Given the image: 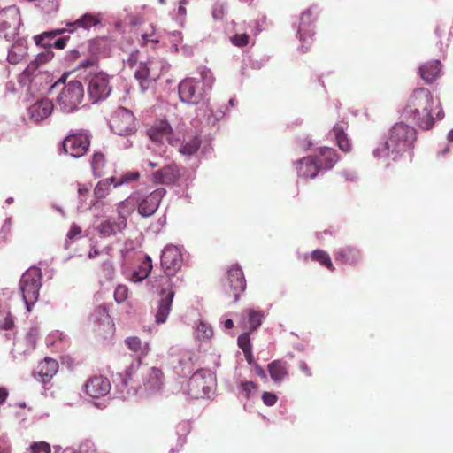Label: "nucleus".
<instances>
[{
	"mask_svg": "<svg viewBox=\"0 0 453 453\" xmlns=\"http://www.w3.org/2000/svg\"><path fill=\"white\" fill-rule=\"evenodd\" d=\"M226 11V6L224 3L218 2L214 4L212 10V15L215 19H223Z\"/></svg>",
	"mask_w": 453,
	"mask_h": 453,
	"instance_id": "nucleus-59",
	"label": "nucleus"
},
{
	"mask_svg": "<svg viewBox=\"0 0 453 453\" xmlns=\"http://www.w3.org/2000/svg\"><path fill=\"white\" fill-rule=\"evenodd\" d=\"M170 42L172 44L171 51L173 53L179 52V44L182 42V34L180 31H173L169 33Z\"/></svg>",
	"mask_w": 453,
	"mask_h": 453,
	"instance_id": "nucleus-52",
	"label": "nucleus"
},
{
	"mask_svg": "<svg viewBox=\"0 0 453 453\" xmlns=\"http://www.w3.org/2000/svg\"><path fill=\"white\" fill-rule=\"evenodd\" d=\"M183 168L174 163L168 164L153 173L155 182L172 185L180 180L183 174Z\"/></svg>",
	"mask_w": 453,
	"mask_h": 453,
	"instance_id": "nucleus-24",
	"label": "nucleus"
},
{
	"mask_svg": "<svg viewBox=\"0 0 453 453\" xmlns=\"http://www.w3.org/2000/svg\"><path fill=\"white\" fill-rule=\"evenodd\" d=\"M416 141L417 130L410 125L398 122L388 130V134L373 150L372 155L375 158L392 161L400 160L404 155L411 157Z\"/></svg>",
	"mask_w": 453,
	"mask_h": 453,
	"instance_id": "nucleus-2",
	"label": "nucleus"
},
{
	"mask_svg": "<svg viewBox=\"0 0 453 453\" xmlns=\"http://www.w3.org/2000/svg\"><path fill=\"white\" fill-rule=\"evenodd\" d=\"M332 133L335 138V141H336L339 148L342 151H345V152L349 151L350 150L351 145L347 137V134L344 132L343 126H342L340 124L334 125V127H333Z\"/></svg>",
	"mask_w": 453,
	"mask_h": 453,
	"instance_id": "nucleus-43",
	"label": "nucleus"
},
{
	"mask_svg": "<svg viewBox=\"0 0 453 453\" xmlns=\"http://www.w3.org/2000/svg\"><path fill=\"white\" fill-rule=\"evenodd\" d=\"M315 20L316 17L313 15L311 9L304 11L299 19V25L297 29V36L301 42V51L306 52L313 40L315 35Z\"/></svg>",
	"mask_w": 453,
	"mask_h": 453,
	"instance_id": "nucleus-14",
	"label": "nucleus"
},
{
	"mask_svg": "<svg viewBox=\"0 0 453 453\" xmlns=\"http://www.w3.org/2000/svg\"><path fill=\"white\" fill-rule=\"evenodd\" d=\"M168 355L169 365L179 376L187 377L198 369L196 367L198 357L193 350L171 347Z\"/></svg>",
	"mask_w": 453,
	"mask_h": 453,
	"instance_id": "nucleus-8",
	"label": "nucleus"
},
{
	"mask_svg": "<svg viewBox=\"0 0 453 453\" xmlns=\"http://www.w3.org/2000/svg\"><path fill=\"white\" fill-rule=\"evenodd\" d=\"M249 35L246 33L235 34L230 38L231 42L237 47H243L249 43Z\"/></svg>",
	"mask_w": 453,
	"mask_h": 453,
	"instance_id": "nucleus-54",
	"label": "nucleus"
},
{
	"mask_svg": "<svg viewBox=\"0 0 453 453\" xmlns=\"http://www.w3.org/2000/svg\"><path fill=\"white\" fill-rule=\"evenodd\" d=\"M214 81L213 73L209 68L204 65L197 67L194 76L180 82L178 89L180 101L188 104H198L211 90Z\"/></svg>",
	"mask_w": 453,
	"mask_h": 453,
	"instance_id": "nucleus-3",
	"label": "nucleus"
},
{
	"mask_svg": "<svg viewBox=\"0 0 453 453\" xmlns=\"http://www.w3.org/2000/svg\"><path fill=\"white\" fill-rule=\"evenodd\" d=\"M77 68L88 71V75L92 76L95 73H98V58L96 55H91L83 58L79 62Z\"/></svg>",
	"mask_w": 453,
	"mask_h": 453,
	"instance_id": "nucleus-45",
	"label": "nucleus"
},
{
	"mask_svg": "<svg viewBox=\"0 0 453 453\" xmlns=\"http://www.w3.org/2000/svg\"><path fill=\"white\" fill-rule=\"evenodd\" d=\"M125 343L127 348L135 353L137 359L134 362L139 361V366L141 365V360L146 357L150 352L149 342L142 343L141 339L137 336H130L125 340Z\"/></svg>",
	"mask_w": 453,
	"mask_h": 453,
	"instance_id": "nucleus-35",
	"label": "nucleus"
},
{
	"mask_svg": "<svg viewBox=\"0 0 453 453\" xmlns=\"http://www.w3.org/2000/svg\"><path fill=\"white\" fill-rule=\"evenodd\" d=\"M54 104L48 98L37 100L27 108L29 119L35 124H41L52 114Z\"/></svg>",
	"mask_w": 453,
	"mask_h": 453,
	"instance_id": "nucleus-22",
	"label": "nucleus"
},
{
	"mask_svg": "<svg viewBox=\"0 0 453 453\" xmlns=\"http://www.w3.org/2000/svg\"><path fill=\"white\" fill-rule=\"evenodd\" d=\"M201 146V139L198 135H193L184 139L179 149L180 153L184 156H193Z\"/></svg>",
	"mask_w": 453,
	"mask_h": 453,
	"instance_id": "nucleus-38",
	"label": "nucleus"
},
{
	"mask_svg": "<svg viewBox=\"0 0 453 453\" xmlns=\"http://www.w3.org/2000/svg\"><path fill=\"white\" fill-rule=\"evenodd\" d=\"M163 385V372L157 367H151L144 373L142 384H137L138 397L144 398L154 395L162 389Z\"/></svg>",
	"mask_w": 453,
	"mask_h": 453,
	"instance_id": "nucleus-12",
	"label": "nucleus"
},
{
	"mask_svg": "<svg viewBox=\"0 0 453 453\" xmlns=\"http://www.w3.org/2000/svg\"><path fill=\"white\" fill-rule=\"evenodd\" d=\"M58 363L57 360L45 357L41 361L34 372V376L41 382L47 383L57 373Z\"/></svg>",
	"mask_w": 453,
	"mask_h": 453,
	"instance_id": "nucleus-26",
	"label": "nucleus"
},
{
	"mask_svg": "<svg viewBox=\"0 0 453 453\" xmlns=\"http://www.w3.org/2000/svg\"><path fill=\"white\" fill-rule=\"evenodd\" d=\"M96 449L91 441L86 440L82 441L76 453H96Z\"/></svg>",
	"mask_w": 453,
	"mask_h": 453,
	"instance_id": "nucleus-62",
	"label": "nucleus"
},
{
	"mask_svg": "<svg viewBox=\"0 0 453 453\" xmlns=\"http://www.w3.org/2000/svg\"><path fill=\"white\" fill-rule=\"evenodd\" d=\"M94 323V331L99 335L106 337V334L112 333L113 324L109 316L105 304L98 305L91 315Z\"/></svg>",
	"mask_w": 453,
	"mask_h": 453,
	"instance_id": "nucleus-19",
	"label": "nucleus"
},
{
	"mask_svg": "<svg viewBox=\"0 0 453 453\" xmlns=\"http://www.w3.org/2000/svg\"><path fill=\"white\" fill-rule=\"evenodd\" d=\"M315 158L319 162L320 171L332 169L339 159L336 151L328 147H321Z\"/></svg>",
	"mask_w": 453,
	"mask_h": 453,
	"instance_id": "nucleus-31",
	"label": "nucleus"
},
{
	"mask_svg": "<svg viewBox=\"0 0 453 453\" xmlns=\"http://www.w3.org/2000/svg\"><path fill=\"white\" fill-rule=\"evenodd\" d=\"M441 64L439 60H431L419 66L420 77L426 83H433L441 74Z\"/></svg>",
	"mask_w": 453,
	"mask_h": 453,
	"instance_id": "nucleus-32",
	"label": "nucleus"
},
{
	"mask_svg": "<svg viewBox=\"0 0 453 453\" xmlns=\"http://www.w3.org/2000/svg\"><path fill=\"white\" fill-rule=\"evenodd\" d=\"M183 265L182 253L178 246L168 244L161 251L160 265L164 274L158 279L155 322L164 324L172 310L175 291L183 284V276L179 273Z\"/></svg>",
	"mask_w": 453,
	"mask_h": 453,
	"instance_id": "nucleus-1",
	"label": "nucleus"
},
{
	"mask_svg": "<svg viewBox=\"0 0 453 453\" xmlns=\"http://www.w3.org/2000/svg\"><path fill=\"white\" fill-rule=\"evenodd\" d=\"M20 25L21 19L17 6L11 5L0 10V36L7 41L14 40Z\"/></svg>",
	"mask_w": 453,
	"mask_h": 453,
	"instance_id": "nucleus-10",
	"label": "nucleus"
},
{
	"mask_svg": "<svg viewBox=\"0 0 453 453\" xmlns=\"http://www.w3.org/2000/svg\"><path fill=\"white\" fill-rule=\"evenodd\" d=\"M165 194L166 190L164 188H158L150 193L137 190L122 201L119 208H122L125 204H132L137 207L138 213L142 217L148 218L157 211Z\"/></svg>",
	"mask_w": 453,
	"mask_h": 453,
	"instance_id": "nucleus-5",
	"label": "nucleus"
},
{
	"mask_svg": "<svg viewBox=\"0 0 453 453\" xmlns=\"http://www.w3.org/2000/svg\"><path fill=\"white\" fill-rule=\"evenodd\" d=\"M42 273L37 266H31L22 274L19 280V288L22 298L29 311L39 297L42 286Z\"/></svg>",
	"mask_w": 453,
	"mask_h": 453,
	"instance_id": "nucleus-7",
	"label": "nucleus"
},
{
	"mask_svg": "<svg viewBox=\"0 0 453 453\" xmlns=\"http://www.w3.org/2000/svg\"><path fill=\"white\" fill-rule=\"evenodd\" d=\"M150 138L156 142L164 143L167 142L172 146L179 143V139L174 137L172 127L166 120H158L149 130Z\"/></svg>",
	"mask_w": 453,
	"mask_h": 453,
	"instance_id": "nucleus-20",
	"label": "nucleus"
},
{
	"mask_svg": "<svg viewBox=\"0 0 453 453\" xmlns=\"http://www.w3.org/2000/svg\"><path fill=\"white\" fill-rule=\"evenodd\" d=\"M225 286L233 291L234 301L237 302L241 293L246 288V280L242 268L238 265H233L226 273Z\"/></svg>",
	"mask_w": 453,
	"mask_h": 453,
	"instance_id": "nucleus-21",
	"label": "nucleus"
},
{
	"mask_svg": "<svg viewBox=\"0 0 453 453\" xmlns=\"http://www.w3.org/2000/svg\"><path fill=\"white\" fill-rule=\"evenodd\" d=\"M85 393L92 398H100L110 393L111 383L104 376H94L84 385Z\"/></svg>",
	"mask_w": 453,
	"mask_h": 453,
	"instance_id": "nucleus-25",
	"label": "nucleus"
},
{
	"mask_svg": "<svg viewBox=\"0 0 453 453\" xmlns=\"http://www.w3.org/2000/svg\"><path fill=\"white\" fill-rule=\"evenodd\" d=\"M31 453H50V445L46 442H35L31 445Z\"/></svg>",
	"mask_w": 453,
	"mask_h": 453,
	"instance_id": "nucleus-60",
	"label": "nucleus"
},
{
	"mask_svg": "<svg viewBox=\"0 0 453 453\" xmlns=\"http://www.w3.org/2000/svg\"><path fill=\"white\" fill-rule=\"evenodd\" d=\"M89 194V188L85 185H79L78 195H79V205L78 210L81 211H87L93 206H96L95 199L89 203L87 202V196Z\"/></svg>",
	"mask_w": 453,
	"mask_h": 453,
	"instance_id": "nucleus-44",
	"label": "nucleus"
},
{
	"mask_svg": "<svg viewBox=\"0 0 453 453\" xmlns=\"http://www.w3.org/2000/svg\"><path fill=\"white\" fill-rule=\"evenodd\" d=\"M104 156L101 152L94 153L91 159V168L93 173L96 177H99L101 175V170L104 165Z\"/></svg>",
	"mask_w": 453,
	"mask_h": 453,
	"instance_id": "nucleus-49",
	"label": "nucleus"
},
{
	"mask_svg": "<svg viewBox=\"0 0 453 453\" xmlns=\"http://www.w3.org/2000/svg\"><path fill=\"white\" fill-rule=\"evenodd\" d=\"M240 388L245 393L246 397L250 398L252 393L257 390V386L253 381H244L241 382Z\"/></svg>",
	"mask_w": 453,
	"mask_h": 453,
	"instance_id": "nucleus-55",
	"label": "nucleus"
},
{
	"mask_svg": "<svg viewBox=\"0 0 453 453\" xmlns=\"http://www.w3.org/2000/svg\"><path fill=\"white\" fill-rule=\"evenodd\" d=\"M152 267L151 257L149 255H145L139 265L131 272L129 280L134 283L142 282L149 276Z\"/></svg>",
	"mask_w": 453,
	"mask_h": 453,
	"instance_id": "nucleus-34",
	"label": "nucleus"
},
{
	"mask_svg": "<svg viewBox=\"0 0 453 453\" xmlns=\"http://www.w3.org/2000/svg\"><path fill=\"white\" fill-rule=\"evenodd\" d=\"M99 22V19L90 13H86L74 22H68L66 24L68 27V28H66V32L73 33L77 27H82L85 30H88L97 25Z\"/></svg>",
	"mask_w": 453,
	"mask_h": 453,
	"instance_id": "nucleus-36",
	"label": "nucleus"
},
{
	"mask_svg": "<svg viewBox=\"0 0 453 453\" xmlns=\"http://www.w3.org/2000/svg\"><path fill=\"white\" fill-rule=\"evenodd\" d=\"M213 336V329L203 320H199L195 330V338L201 342H209Z\"/></svg>",
	"mask_w": 453,
	"mask_h": 453,
	"instance_id": "nucleus-41",
	"label": "nucleus"
},
{
	"mask_svg": "<svg viewBox=\"0 0 453 453\" xmlns=\"http://www.w3.org/2000/svg\"><path fill=\"white\" fill-rule=\"evenodd\" d=\"M238 346L242 349V352L247 349H252L249 333H243L239 335L237 339Z\"/></svg>",
	"mask_w": 453,
	"mask_h": 453,
	"instance_id": "nucleus-58",
	"label": "nucleus"
},
{
	"mask_svg": "<svg viewBox=\"0 0 453 453\" xmlns=\"http://www.w3.org/2000/svg\"><path fill=\"white\" fill-rule=\"evenodd\" d=\"M243 313L247 316V323L250 332L256 331L265 319L264 312L260 310L247 309Z\"/></svg>",
	"mask_w": 453,
	"mask_h": 453,
	"instance_id": "nucleus-40",
	"label": "nucleus"
},
{
	"mask_svg": "<svg viewBox=\"0 0 453 453\" xmlns=\"http://www.w3.org/2000/svg\"><path fill=\"white\" fill-rule=\"evenodd\" d=\"M203 113V118L205 122L210 125H214L217 121H219L224 115L225 111L220 110L216 112H213V111L209 108L207 105L205 108H199L197 111V117H200V115Z\"/></svg>",
	"mask_w": 453,
	"mask_h": 453,
	"instance_id": "nucleus-46",
	"label": "nucleus"
},
{
	"mask_svg": "<svg viewBox=\"0 0 453 453\" xmlns=\"http://www.w3.org/2000/svg\"><path fill=\"white\" fill-rule=\"evenodd\" d=\"M27 54V41L24 38H19L8 50L7 61L11 65L19 64Z\"/></svg>",
	"mask_w": 453,
	"mask_h": 453,
	"instance_id": "nucleus-33",
	"label": "nucleus"
},
{
	"mask_svg": "<svg viewBox=\"0 0 453 453\" xmlns=\"http://www.w3.org/2000/svg\"><path fill=\"white\" fill-rule=\"evenodd\" d=\"M262 400H263V403L265 405H267V406H273L276 403V402L278 400V397L273 393L264 392L263 395H262Z\"/></svg>",
	"mask_w": 453,
	"mask_h": 453,
	"instance_id": "nucleus-64",
	"label": "nucleus"
},
{
	"mask_svg": "<svg viewBox=\"0 0 453 453\" xmlns=\"http://www.w3.org/2000/svg\"><path fill=\"white\" fill-rule=\"evenodd\" d=\"M211 376L209 372L196 369L188 382L187 394L195 399L204 398L210 393Z\"/></svg>",
	"mask_w": 453,
	"mask_h": 453,
	"instance_id": "nucleus-13",
	"label": "nucleus"
},
{
	"mask_svg": "<svg viewBox=\"0 0 453 453\" xmlns=\"http://www.w3.org/2000/svg\"><path fill=\"white\" fill-rule=\"evenodd\" d=\"M139 177L140 173L137 171L127 172L119 178L115 177V188L135 181Z\"/></svg>",
	"mask_w": 453,
	"mask_h": 453,
	"instance_id": "nucleus-50",
	"label": "nucleus"
},
{
	"mask_svg": "<svg viewBox=\"0 0 453 453\" xmlns=\"http://www.w3.org/2000/svg\"><path fill=\"white\" fill-rule=\"evenodd\" d=\"M12 227V218H7L0 230V242H6L7 236L11 232Z\"/></svg>",
	"mask_w": 453,
	"mask_h": 453,
	"instance_id": "nucleus-61",
	"label": "nucleus"
},
{
	"mask_svg": "<svg viewBox=\"0 0 453 453\" xmlns=\"http://www.w3.org/2000/svg\"><path fill=\"white\" fill-rule=\"evenodd\" d=\"M90 145L89 136L84 133L67 135L62 142L63 150L74 158L82 157Z\"/></svg>",
	"mask_w": 453,
	"mask_h": 453,
	"instance_id": "nucleus-18",
	"label": "nucleus"
},
{
	"mask_svg": "<svg viewBox=\"0 0 453 453\" xmlns=\"http://www.w3.org/2000/svg\"><path fill=\"white\" fill-rule=\"evenodd\" d=\"M27 349L22 352L18 351L19 354H27V352H30L35 349V342H36V334L34 329H30L26 334L25 338Z\"/></svg>",
	"mask_w": 453,
	"mask_h": 453,
	"instance_id": "nucleus-51",
	"label": "nucleus"
},
{
	"mask_svg": "<svg viewBox=\"0 0 453 453\" xmlns=\"http://www.w3.org/2000/svg\"><path fill=\"white\" fill-rule=\"evenodd\" d=\"M0 453H11V444L5 434H0Z\"/></svg>",
	"mask_w": 453,
	"mask_h": 453,
	"instance_id": "nucleus-63",
	"label": "nucleus"
},
{
	"mask_svg": "<svg viewBox=\"0 0 453 453\" xmlns=\"http://www.w3.org/2000/svg\"><path fill=\"white\" fill-rule=\"evenodd\" d=\"M311 257L312 260L319 262L321 265L326 266L330 271L334 270V266L327 252L322 250H315L311 252Z\"/></svg>",
	"mask_w": 453,
	"mask_h": 453,
	"instance_id": "nucleus-47",
	"label": "nucleus"
},
{
	"mask_svg": "<svg viewBox=\"0 0 453 453\" xmlns=\"http://www.w3.org/2000/svg\"><path fill=\"white\" fill-rule=\"evenodd\" d=\"M81 227L78 225L73 223L67 234H66V240H65V244L66 249L69 246V242L73 241L76 236L81 234Z\"/></svg>",
	"mask_w": 453,
	"mask_h": 453,
	"instance_id": "nucleus-56",
	"label": "nucleus"
},
{
	"mask_svg": "<svg viewBox=\"0 0 453 453\" xmlns=\"http://www.w3.org/2000/svg\"><path fill=\"white\" fill-rule=\"evenodd\" d=\"M54 58V52L51 50L44 49L43 51L39 52L35 59H33L26 67L27 73L37 71L41 65L50 61Z\"/></svg>",
	"mask_w": 453,
	"mask_h": 453,
	"instance_id": "nucleus-39",
	"label": "nucleus"
},
{
	"mask_svg": "<svg viewBox=\"0 0 453 453\" xmlns=\"http://www.w3.org/2000/svg\"><path fill=\"white\" fill-rule=\"evenodd\" d=\"M191 426L188 421H181L176 426V434L178 435V446L173 448L170 453H174L180 450L186 443V436L190 433Z\"/></svg>",
	"mask_w": 453,
	"mask_h": 453,
	"instance_id": "nucleus-42",
	"label": "nucleus"
},
{
	"mask_svg": "<svg viewBox=\"0 0 453 453\" xmlns=\"http://www.w3.org/2000/svg\"><path fill=\"white\" fill-rule=\"evenodd\" d=\"M127 226V219L119 213L116 217H110L102 221L96 227L97 232L103 237H110L121 233Z\"/></svg>",
	"mask_w": 453,
	"mask_h": 453,
	"instance_id": "nucleus-23",
	"label": "nucleus"
},
{
	"mask_svg": "<svg viewBox=\"0 0 453 453\" xmlns=\"http://www.w3.org/2000/svg\"><path fill=\"white\" fill-rule=\"evenodd\" d=\"M22 79L28 81V89L31 92L43 94L46 91H52L65 83V75L53 82L52 75L49 72H42L40 69L27 73V68L22 73Z\"/></svg>",
	"mask_w": 453,
	"mask_h": 453,
	"instance_id": "nucleus-9",
	"label": "nucleus"
},
{
	"mask_svg": "<svg viewBox=\"0 0 453 453\" xmlns=\"http://www.w3.org/2000/svg\"><path fill=\"white\" fill-rule=\"evenodd\" d=\"M65 75V83H62L61 91L57 96L56 103L61 111L71 113L78 110L84 97L83 85L80 81L72 80L66 82V74Z\"/></svg>",
	"mask_w": 453,
	"mask_h": 453,
	"instance_id": "nucleus-6",
	"label": "nucleus"
},
{
	"mask_svg": "<svg viewBox=\"0 0 453 453\" xmlns=\"http://www.w3.org/2000/svg\"><path fill=\"white\" fill-rule=\"evenodd\" d=\"M65 338V335L62 332L54 331L48 334L45 339V342L48 347L51 346L56 348L57 349H62V342Z\"/></svg>",
	"mask_w": 453,
	"mask_h": 453,
	"instance_id": "nucleus-48",
	"label": "nucleus"
},
{
	"mask_svg": "<svg viewBox=\"0 0 453 453\" xmlns=\"http://www.w3.org/2000/svg\"><path fill=\"white\" fill-rule=\"evenodd\" d=\"M111 185L115 188V177L105 178L97 182L94 188L96 204L109 194Z\"/></svg>",
	"mask_w": 453,
	"mask_h": 453,
	"instance_id": "nucleus-37",
	"label": "nucleus"
},
{
	"mask_svg": "<svg viewBox=\"0 0 453 453\" xmlns=\"http://www.w3.org/2000/svg\"><path fill=\"white\" fill-rule=\"evenodd\" d=\"M319 171V165L315 157H305L296 162V173L300 178L313 179Z\"/></svg>",
	"mask_w": 453,
	"mask_h": 453,
	"instance_id": "nucleus-28",
	"label": "nucleus"
},
{
	"mask_svg": "<svg viewBox=\"0 0 453 453\" xmlns=\"http://www.w3.org/2000/svg\"><path fill=\"white\" fill-rule=\"evenodd\" d=\"M66 32V28H56L48 31H44L39 35L34 36V41L36 46L51 50L55 48L57 50H63L65 48L69 35H64L57 38L58 35Z\"/></svg>",
	"mask_w": 453,
	"mask_h": 453,
	"instance_id": "nucleus-15",
	"label": "nucleus"
},
{
	"mask_svg": "<svg viewBox=\"0 0 453 453\" xmlns=\"http://www.w3.org/2000/svg\"><path fill=\"white\" fill-rule=\"evenodd\" d=\"M435 100L433 98L429 89L419 88L413 91L408 104L403 109V116L411 119L419 127L430 129L434 126L432 115Z\"/></svg>",
	"mask_w": 453,
	"mask_h": 453,
	"instance_id": "nucleus-4",
	"label": "nucleus"
},
{
	"mask_svg": "<svg viewBox=\"0 0 453 453\" xmlns=\"http://www.w3.org/2000/svg\"><path fill=\"white\" fill-rule=\"evenodd\" d=\"M13 326V320L6 311H0V329L8 330Z\"/></svg>",
	"mask_w": 453,
	"mask_h": 453,
	"instance_id": "nucleus-53",
	"label": "nucleus"
},
{
	"mask_svg": "<svg viewBox=\"0 0 453 453\" xmlns=\"http://www.w3.org/2000/svg\"><path fill=\"white\" fill-rule=\"evenodd\" d=\"M134 78L138 81L142 92H145L156 81L157 78L150 73L149 62H140L134 71Z\"/></svg>",
	"mask_w": 453,
	"mask_h": 453,
	"instance_id": "nucleus-29",
	"label": "nucleus"
},
{
	"mask_svg": "<svg viewBox=\"0 0 453 453\" xmlns=\"http://www.w3.org/2000/svg\"><path fill=\"white\" fill-rule=\"evenodd\" d=\"M110 77L103 72L95 73L88 85V92L94 103L106 99L111 92V87L109 85Z\"/></svg>",
	"mask_w": 453,
	"mask_h": 453,
	"instance_id": "nucleus-17",
	"label": "nucleus"
},
{
	"mask_svg": "<svg viewBox=\"0 0 453 453\" xmlns=\"http://www.w3.org/2000/svg\"><path fill=\"white\" fill-rule=\"evenodd\" d=\"M271 380L276 385H280L288 376V364L281 359L272 361L267 365Z\"/></svg>",
	"mask_w": 453,
	"mask_h": 453,
	"instance_id": "nucleus-30",
	"label": "nucleus"
},
{
	"mask_svg": "<svg viewBox=\"0 0 453 453\" xmlns=\"http://www.w3.org/2000/svg\"><path fill=\"white\" fill-rule=\"evenodd\" d=\"M334 260L342 265H356L361 260L360 250L353 246L336 249L334 251Z\"/></svg>",
	"mask_w": 453,
	"mask_h": 453,
	"instance_id": "nucleus-27",
	"label": "nucleus"
},
{
	"mask_svg": "<svg viewBox=\"0 0 453 453\" xmlns=\"http://www.w3.org/2000/svg\"><path fill=\"white\" fill-rule=\"evenodd\" d=\"M110 127L111 131L118 135H129L134 134L136 129L135 117L130 110L119 107L110 122Z\"/></svg>",
	"mask_w": 453,
	"mask_h": 453,
	"instance_id": "nucleus-11",
	"label": "nucleus"
},
{
	"mask_svg": "<svg viewBox=\"0 0 453 453\" xmlns=\"http://www.w3.org/2000/svg\"><path fill=\"white\" fill-rule=\"evenodd\" d=\"M127 288L124 285H119L114 291L115 301L119 303L124 302L127 297Z\"/></svg>",
	"mask_w": 453,
	"mask_h": 453,
	"instance_id": "nucleus-57",
	"label": "nucleus"
},
{
	"mask_svg": "<svg viewBox=\"0 0 453 453\" xmlns=\"http://www.w3.org/2000/svg\"><path fill=\"white\" fill-rule=\"evenodd\" d=\"M139 369V361L133 362L126 370L125 375L119 374V382L116 384L118 397L127 399L131 396H138L137 384L134 380V375Z\"/></svg>",
	"mask_w": 453,
	"mask_h": 453,
	"instance_id": "nucleus-16",
	"label": "nucleus"
}]
</instances>
